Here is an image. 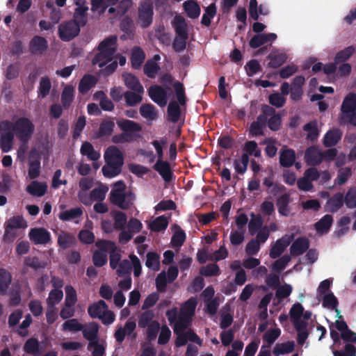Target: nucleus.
<instances>
[{"label":"nucleus","instance_id":"nucleus-1","mask_svg":"<svg viewBox=\"0 0 356 356\" xmlns=\"http://www.w3.org/2000/svg\"><path fill=\"white\" fill-rule=\"evenodd\" d=\"M104 160L106 164L102 169L104 177L113 178L121 173L124 165V155L118 147H108L104 152Z\"/></svg>","mask_w":356,"mask_h":356},{"label":"nucleus","instance_id":"nucleus-2","mask_svg":"<svg viewBox=\"0 0 356 356\" xmlns=\"http://www.w3.org/2000/svg\"><path fill=\"white\" fill-rule=\"evenodd\" d=\"M135 199V194L132 191H127V186L123 181L115 182L110 192L111 203L123 210L130 209L134 205Z\"/></svg>","mask_w":356,"mask_h":356},{"label":"nucleus","instance_id":"nucleus-3","mask_svg":"<svg viewBox=\"0 0 356 356\" xmlns=\"http://www.w3.org/2000/svg\"><path fill=\"white\" fill-rule=\"evenodd\" d=\"M117 41L116 35H111L103 40L97 48L99 52L93 57L92 63L103 68L105 65L111 62L117 51Z\"/></svg>","mask_w":356,"mask_h":356},{"label":"nucleus","instance_id":"nucleus-4","mask_svg":"<svg viewBox=\"0 0 356 356\" xmlns=\"http://www.w3.org/2000/svg\"><path fill=\"white\" fill-rule=\"evenodd\" d=\"M177 102L171 101L168 106V119L173 123L177 122L181 116V108L179 105L184 106L186 103L185 88L180 81H175L173 84Z\"/></svg>","mask_w":356,"mask_h":356},{"label":"nucleus","instance_id":"nucleus-5","mask_svg":"<svg viewBox=\"0 0 356 356\" xmlns=\"http://www.w3.org/2000/svg\"><path fill=\"white\" fill-rule=\"evenodd\" d=\"M176 36L172 42V48L176 52L184 51L186 47V40L188 38L187 24L184 17L176 15L172 22Z\"/></svg>","mask_w":356,"mask_h":356},{"label":"nucleus","instance_id":"nucleus-6","mask_svg":"<svg viewBox=\"0 0 356 356\" xmlns=\"http://www.w3.org/2000/svg\"><path fill=\"white\" fill-rule=\"evenodd\" d=\"M35 131V126L27 118L22 117L15 121V134L17 138L22 143H27Z\"/></svg>","mask_w":356,"mask_h":356},{"label":"nucleus","instance_id":"nucleus-7","mask_svg":"<svg viewBox=\"0 0 356 356\" xmlns=\"http://www.w3.org/2000/svg\"><path fill=\"white\" fill-rule=\"evenodd\" d=\"M154 6L151 0L141 1L138 9V23L143 29L150 26L153 22Z\"/></svg>","mask_w":356,"mask_h":356},{"label":"nucleus","instance_id":"nucleus-8","mask_svg":"<svg viewBox=\"0 0 356 356\" xmlns=\"http://www.w3.org/2000/svg\"><path fill=\"white\" fill-rule=\"evenodd\" d=\"M80 27L76 21L71 19L63 22L58 28V36L61 40L69 42L79 34Z\"/></svg>","mask_w":356,"mask_h":356},{"label":"nucleus","instance_id":"nucleus-9","mask_svg":"<svg viewBox=\"0 0 356 356\" xmlns=\"http://www.w3.org/2000/svg\"><path fill=\"white\" fill-rule=\"evenodd\" d=\"M96 246L99 250L94 252L92 255V262L96 267H102L108 261V241L99 240L96 242Z\"/></svg>","mask_w":356,"mask_h":356},{"label":"nucleus","instance_id":"nucleus-10","mask_svg":"<svg viewBox=\"0 0 356 356\" xmlns=\"http://www.w3.org/2000/svg\"><path fill=\"white\" fill-rule=\"evenodd\" d=\"M148 95L151 99L163 107L167 104L168 95L166 90L159 85H152L149 88Z\"/></svg>","mask_w":356,"mask_h":356},{"label":"nucleus","instance_id":"nucleus-11","mask_svg":"<svg viewBox=\"0 0 356 356\" xmlns=\"http://www.w3.org/2000/svg\"><path fill=\"white\" fill-rule=\"evenodd\" d=\"M29 237L35 245H46L51 241L49 232L43 227L31 229Z\"/></svg>","mask_w":356,"mask_h":356},{"label":"nucleus","instance_id":"nucleus-12","mask_svg":"<svg viewBox=\"0 0 356 356\" xmlns=\"http://www.w3.org/2000/svg\"><path fill=\"white\" fill-rule=\"evenodd\" d=\"M29 51L33 55H42L48 49V42L44 37L33 36L29 42Z\"/></svg>","mask_w":356,"mask_h":356},{"label":"nucleus","instance_id":"nucleus-13","mask_svg":"<svg viewBox=\"0 0 356 356\" xmlns=\"http://www.w3.org/2000/svg\"><path fill=\"white\" fill-rule=\"evenodd\" d=\"M153 168L161 175L165 182H170L175 178L170 164L166 161H156Z\"/></svg>","mask_w":356,"mask_h":356},{"label":"nucleus","instance_id":"nucleus-14","mask_svg":"<svg viewBox=\"0 0 356 356\" xmlns=\"http://www.w3.org/2000/svg\"><path fill=\"white\" fill-rule=\"evenodd\" d=\"M305 160L309 165H318L323 161L322 152L316 146H310L305 152Z\"/></svg>","mask_w":356,"mask_h":356},{"label":"nucleus","instance_id":"nucleus-15","mask_svg":"<svg viewBox=\"0 0 356 356\" xmlns=\"http://www.w3.org/2000/svg\"><path fill=\"white\" fill-rule=\"evenodd\" d=\"M85 3L86 1H83V2H75L76 8L74 9L72 20L76 21V23L81 26H86L88 22L87 12L88 10V7L83 5Z\"/></svg>","mask_w":356,"mask_h":356},{"label":"nucleus","instance_id":"nucleus-16","mask_svg":"<svg viewBox=\"0 0 356 356\" xmlns=\"http://www.w3.org/2000/svg\"><path fill=\"white\" fill-rule=\"evenodd\" d=\"M276 39L277 35L273 33L256 34L250 40L249 45L252 49H257L269 42H272Z\"/></svg>","mask_w":356,"mask_h":356},{"label":"nucleus","instance_id":"nucleus-17","mask_svg":"<svg viewBox=\"0 0 356 356\" xmlns=\"http://www.w3.org/2000/svg\"><path fill=\"white\" fill-rule=\"evenodd\" d=\"M309 248V241L306 237L297 238L290 247L293 256H299L305 253Z\"/></svg>","mask_w":356,"mask_h":356},{"label":"nucleus","instance_id":"nucleus-18","mask_svg":"<svg viewBox=\"0 0 356 356\" xmlns=\"http://www.w3.org/2000/svg\"><path fill=\"white\" fill-rule=\"evenodd\" d=\"M30 161L29 162V176L31 179L38 178L40 175V158L38 154L34 151L30 153Z\"/></svg>","mask_w":356,"mask_h":356},{"label":"nucleus","instance_id":"nucleus-19","mask_svg":"<svg viewBox=\"0 0 356 356\" xmlns=\"http://www.w3.org/2000/svg\"><path fill=\"white\" fill-rule=\"evenodd\" d=\"M291 202V197L289 193H284L279 196L276 200V206L278 213L282 216L287 217L291 212L289 204Z\"/></svg>","mask_w":356,"mask_h":356},{"label":"nucleus","instance_id":"nucleus-20","mask_svg":"<svg viewBox=\"0 0 356 356\" xmlns=\"http://www.w3.org/2000/svg\"><path fill=\"white\" fill-rule=\"evenodd\" d=\"M124 85L131 90L138 93H143V86L139 81V79L131 73H124L122 74Z\"/></svg>","mask_w":356,"mask_h":356},{"label":"nucleus","instance_id":"nucleus-21","mask_svg":"<svg viewBox=\"0 0 356 356\" xmlns=\"http://www.w3.org/2000/svg\"><path fill=\"white\" fill-rule=\"evenodd\" d=\"M341 137L342 131L339 129H332L325 134L323 143L326 147H332L339 143Z\"/></svg>","mask_w":356,"mask_h":356},{"label":"nucleus","instance_id":"nucleus-22","mask_svg":"<svg viewBox=\"0 0 356 356\" xmlns=\"http://www.w3.org/2000/svg\"><path fill=\"white\" fill-rule=\"evenodd\" d=\"M344 203L343 194L341 192L336 193L327 200L326 203L327 211L335 213L343 207Z\"/></svg>","mask_w":356,"mask_h":356},{"label":"nucleus","instance_id":"nucleus-23","mask_svg":"<svg viewBox=\"0 0 356 356\" xmlns=\"http://www.w3.org/2000/svg\"><path fill=\"white\" fill-rule=\"evenodd\" d=\"M108 252H109L110 266L112 269L117 268L121 260L120 250H118L113 241H108Z\"/></svg>","mask_w":356,"mask_h":356},{"label":"nucleus","instance_id":"nucleus-24","mask_svg":"<svg viewBox=\"0 0 356 356\" xmlns=\"http://www.w3.org/2000/svg\"><path fill=\"white\" fill-rule=\"evenodd\" d=\"M97 83V79L92 74H85L79 81L78 90L82 95L87 94Z\"/></svg>","mask_w":356,"mask_h":356},{"label":"nucleus","instance_id":"nucleus-25","mask_svg":"<svg viewBox=\"0 0 356 356\" xmlns=\"http://www.w3.org/2000/svg\"><path fill=\"white\" fill-rule=\"evenodd\" d=\"M57 243L61 249L66 250L74 246L76 244V240L72 234L61 232L58 236Z\"/></svg>","mask_w":356,"mask_h":356},{"label":"nucleus","instance_id":"nucleus-26","mask_svg":"<svg viewBox=\"0 0 356 356\" xmlns=\"http://www.w3.org/2000/svg\"><path fill=\"white\" fill-rule=\"evenodd\" d=\"M145 59V54L140 47H134L131 50V63L134 69L138 70Z\"/></svg>","mask_w":356,"mask_h":356},{"label":"nucleus","instance_id":"nucleus-27","mask_svg":"<svg viewBox=\"0 0 356 356\" xmlns=\"http://www.w3.org/2000/svg\"><path fill=\"white\" fill-rule=\"evenodd\" d=\"M290 241L282 237L276 241L270 250V257L272 259L278 258L284 251L286 248L289 245Z\"/></svg>","mask_w":356,"mask_h":356},{"label":"nucleus","instance_id":"nucleus-28","mask_svg":"<svg viewBox=\"0 0 356 356\" xmlns=\"http://www.w3.org/2000/svg\"><path fill=\"white\" fill-rule=\"evenodd\" d=\"M341 111L345 115L356 111V94L350 92L343 99Z\"/></svg>","mask_w":356,"mask_h":356},{"label":"nucleus","instance_id":"nucleus-29","mask_svg":"<svg viewBox=\"0 0 356 356\" xmlns=\"http://www.w3.org/2000/svg\"><path fill=\"white\" fill-rule=\"evenodd\" d=\"M184 9L187 16L191 19L197 18L201 12V8L195 0H187L184 4Z\"/></svg>","mask_w":356,"mask_h":356},{"label":"nucleus","instance_id":"nucleus-30","mask_svg":"<svg viewBox=\"0 0 356 356\" xmlns=\"http://www.w3.org/2000/svg\"><path fill=\"white\" fill-rule=\"evenodd\" d=\"M118 126L124 133L139 132L142 130L141 126L132 120L122 119L117 121Z\"/></svg>","mask_w":356,"mask_h":356},{"label":"nucleus","instance_id":"nucleus-31","mask_svg":"<svg viewBox=\"0 0 356 356\" xmlns=\"http://www.w3.org/2000/svg\"><path fill=\"white\" fill-rule=\"evenodd\" d=\"M332 223V216L326 214L314 224V228L318 233L325 234L330 230Z\"/></svg>","mask_w":356,"mask_h":356},{"label":"nucleus","instance_id":"nucleus-32","mask_svg":"<svg viewBox=\"0 0 356 356\" xmlns=\"http://www.w3.org/2000/svg\"><path fill=\"white\" fill-rule=\"evenodd\" d=\"M80 152L87 156L90 161H96L100 157V153L94 149L92 145L88 141L83 142L81 146Z\"/></svg>","mask_w":356,"mask_h":356},{"label":"nucleus","instance_id":"nucleus-33","mask_svg":"<svg viewBox=\"0 0 356 356\" xmlns=\"http://www.w3.org/2000/svg\"><path fill=\"white\" fill-rule=\"evenodd\" d=\"M99 325L96 323H92L86 328L82 330L85 339L89 341L88 345H92L98 341Z\"/></svg>","mask_w":356,"mask_h":356},{"label":"nucleus","instance_id":"nucleus-34","mask_svg":"<svg viewBox=\"0 0 356 356\" xmlns=\"http://www.w3.org/2000/svg\"><path fill=\"white\" fill-rule=\"evenodd\" d=\"M108 309V305L105 301L100 300L90 305L88 308V313L92 318H99L104 310Z\"/></svg>","mask_w":356,"mask_h":356},{"label":"nucleus","instance_id":"nucleus-35","mask_svg":"<svg viewBox=\"0 0 356 356\" xmlns=\"http://www.w3.org/2000/svg\"><path fill=\"white\" fill-rule=\"evenodd\" d=\"M296 160V153L292 149H286L280 152V163L282 167L289 168L292 166Z\"/></svg>","mask_w":356,"mask_h":356},{"label":"nucleus","instance_id":"nucleus-36","mask_svg":"<svg viewBox=\"0 0 356 356\" xmlns=\"http://www.w3.org/2000/svg\"><path fill=\"white\" fill-rule=\"evenodd\" d=\"M12 282V275L5 268H0V295L7 294V291Z\"/></svg>","mask_w":356,"mask_h":356},{"label":"nucleus","instance_id":"nucleus-37","mask_svg":"<svg viewBox=\"0 0 356 356\" xmlns=\"http://www.w3.org/2000/svg\"><path fill=\"white\" fill-rule=\"evenodd\" d=\"M26 226V222L22 216H13L8 220L5 230V235H8L13 229L22 228Z\"/></svg>","mask_w":356,"mask_h":356},{"label":"nucleus","instance_id":"nucleus-38","mask_svg":"<svg viewBox=\"0 0 356 356\" xmlns=\"http://www.w3.org/2000/svg\"><path fill=\"white\" fill-rule=\"evenodd\" d=\"M267 58L270 60L268 65L270 68H278L282 65L287 59V56L284 53H270Z\"/></svg>","mask_w":356,"mask_h":356},{"label":"nucleus","instance_id":"nucleus-39","mask_svg":"<svg viewBox=\"0 0 356 356\" xmlns=\"http://www.w3.org/2000/svg\"><path fill=\"white\" fill-rule=\"evenodd\" d=\"M168 225V218L164 216L156 218L149 224V229L155 232L165 230Z\"/></svg>","mask_w":356,"mask_h":356},{"label":"nucleus","instance_id":"nucleus-40","mask_svg":"<svg viewBox=\"0 0 356 356\" xmlns=\"http://www.w3.org/2000/svg\"><path fill=\"white\" fill-rule=\"evenodd\" d=\"M294 342L290 341L286 343H277L273 350V353L275 356L291 353L294 350Z\"/></svg>","mask_w":356,"mask_h":356},{"label":"nucleus","instance_id":"nucleus-41","mask_svg":"<svg viewBox=\"0 0 356 356\" xmlns=\"http://www.w3.org/2000/svg\"><path fill=\"white\" fill-rule=\"evenodd\" d=\"M355 51V48L353 46H348L338 51L334 56L336 63L338 65L344 63L353 55Z\"/></svg>","mask_w":356,"mask_h":356},{"label":"nucleus","instance_id":"nucleus-42","mask_svg":"<svg viewBox=\"0 0 356 356\" xmlns=\"http://www.w3.org/2000/svg\"><path fill=\"white\" fill-rule=\"evenodd\" d=\"M82 214L83 209L81 207H75L60 212L58 217L61 220L69 221L81 217Z\"/></svg>","mask_w":356,"mask_h":356},{"label":"nucleus","instance_id":"nucleus-43","mask_svg":"<svg viewBox=\"0 0 356 356\" xmlns=\"http://www.w3.org/2000/svg\"><path fill=\"white\" fill-rule=\"evenodd\" d=\"M142 93H138L133 90H128L124 92V98L127 106L134 107L140 103L143 100Z\"/></svg>","mask_w":356,"mask_h":356},{"label":"nucleus","instance_id":"nucleus-44","mask_svg":"<svg viewBox=\"0 0 356 356\" xmlns=\"http://www.w3.org/2000/svg\"><path fill=\"white\" fill-rule=\"evenodd\" d=\"M14 134L11 131L3 133L0 137V147L3 152H8L13 146Z\"/></svg>","mask_w":356,"mask_h":356},{"label":"nucleus","instance_id":"nucleus-45","mask_svg":"<svg viewBox=\"0 0 356 356\" xmlns=\"http://www.w3.org/2000/svg\"><path fill=\"white\" fill-rule=\"evenodd\" d=\"M303 130L307 132V139L311 141L317 140L319 131L317 127V122L316 120L310 121L303 126Z\"/></svg>","mask_w":356,"mask_h":356},{"label":"nucleus","instance_id":"nucleus-46","mask_svg":"<svg viewBox=\"0 0 356 356\" xmlns=\"http://www.w3.org/2000/svg\"><path fill=\"white\" fill-rule=\"evenodd\" d=\"M26 191L33 196L41 197L45 194L47 186L33 181L26 187Z\"/></svg>","mask_w":356,"mask_h":356},{"label":"nucleus","instance_id":"nucleus-47","mask_svg":"<svg viewBox=\"0 0 356 356\" xmlns=\"http://www.w3.org/2000/svg\"><path fill=\"white\" fill-rule=\"evenodd\" d=\"M145 266L153 270L157 271L160 268V256L155 252H149L146 255Z\"/></svg>","mask_w":356,"mask_h":356},{"label":"nucleus","instance_id":"nucleus-48","mask_svg":"<svg viewBox=\"0 0 356 356\" xmlns=\"http://www.w3.org/2000/svg\"><path fill=\"white\" fill-rule=\"evenodd\" d=\"M51 88V83L50 79L47 76L42 77L38 89V97H46L49 95Z\"/></svg>","mask_w":356,"mask_h":356},{"label":"nucleus","instance_id":"nucleus-49","mask_svg":"<svg viewBox=\"0 0 356 356\" xmlns=\"http://www.w3.org/2000/svg\"><path fill=\"white\" fill-rule=\"evenodd\" d=\"M197 302L195 300L188 299L181 308L179 314L181 316L191 318L195 314Z\"/></svg>","mask_w":356,"mask_h":356},{"label":"nucleus","instance_id":"nucleus-50","mask_svg":"<svg viewBox=\"0 0 356 356\" xmlns=\"http://www.w3.org/2000/svg\"><path fill=\"white\" fill-rule=\"evenodd\" d=\"M216 14V6L215 3H211L205 8V13L203 14L201 23L202 25L208 27L211 25V19Z\"/></svg>","mask_w":356,"mask_h":356},{"label":"nucleus","instance_id":"nucleus-51","mask_svg":"<svg viewBox=\"0 0 356 356\" xmlns=\"http://www.w3.org/2000/svg\"><path fill=\"white\" fill-rule=\"evenodd\" d=\"M24 350L28 353L37 356L40 353V344L35 338L29 339L24 343Z\"/></svg>","mask_w":356,"mask_h":356},{"label":"nucleus","instance_id":"nucleus-52","mask_svg":"<svg viewBox=\"0 0 356 356\" xmlns=\"http://www.w3.org/2000/svg\"><path fill=\"white\" fill-rule=\"evenodd\" d=\"M115 124L111 120H104L99 125L97 137L108 136L113 131Z\"/></svg>","mask_w":356,"mask_h":356},{"label":"nucleus","instance_id":"nucleus-53","mask_svg":"<svg viewBox=\"0 0 356 356\" xmlns=\"http://www.w3.org/2000/svg\"><path fill=\"white\" fill-rule=\"evenodd\" d=\"M159 70V65L152 60H147L143 67L145 74L150 79L155 78Z\"/></svg>","mask_w":356,"mask_h":356},{"label":"nucleus","instance_id":"nucleus-54","mask_svg":"<svg viewBox=\"0 0 356 356\" xmlns=\"http://www.w3.org/2000/svg\"><path fill=\"white\" fill-rule=\"evenodd\" d=\"M252 219L248 224L249 232L254 235L257 231L261 229L264 220L260 215L255 216L253 213L251 215Z\"/></svg>","mask_w":356,"mask_h":356},{"label":"nucleus","instance_id":"nucleus-55","mask_svg":"<svg viewBox=\"0 0 356 356\" xmlns=\"http://www.w3.org/2000/svg\"><path fill=\"white\" fill-rule=\"evenodd\" d=\"M74 99V88L66 86L61 94V103L64 108H68Z\"/></svg>","mask_w":356,"mask_h":356},{"label":"nucleus","instance_id":"nucleus-56","mask_svg":"<svg viewBox=\"0 0 356 356\" xmlns=\"http://www.w3.org/2000/svg\"><path fill=\"white\" fill-rule=\"evenodd\" d=\"M332 353L333 356H356V346L348 343L341 350H333Z\"/></svg>","mask_w":356,"mask_h":356},{"label":"nucleus","instance_id":"nucleus-57","mask_svg":"<svg viewBox=\"0 0 356 356\" xmlns=\"http://www.w3.org/2000/svg\"><path fill=\"white\" fill-rule=\"evenodd\" d=\"M140 115L147 119L154 120L157 117V113L155 107L151 104H145L141 105L140 108Z\"/></svg>","mask_w":356,"mask_h":356},{"label":"nucleus","instance_id":"nucleus-58","mask_svg":"<svg viewBox=\"0 0 356 356\" xmlns=\"http://www.w3.org/2000/svg\"><path fill=\"white\" fill-rule=\"evenodd\" d=\"M63 297V293L60 289L51 290L47 299V306L55 307V305L61 301Z\"/></svg>","mask_w":356,"mask_h":356},{"label":"nucleus","instance_id":"nucleus-59","mask_svg":"<svg viewBox=\"0 0 356 356\" xmlns=\"http://www.w3.org/2000/svg\"><path fill=\"white\" fill-rule=\"evenodd\" d=\"M65 302L67 307L74 306L77 301L76 291L71 285H67L65 288Z\"/></svg>","mask_w":356,"mask_h":356},{"label":"nucleus","instance_id":"nucleus-60","mask_svg":"<svg viewBox=\"0 0 356 356\" xmlns=\"http://www.w3.org/2000/svg\"><path fill=\"white\" fill-rule=\"evenodd\" d=\"M191 321V318L184 317L179 314V317L174 325V333H178V332H186V330L189 326Z\"/></svg>","mask_w":356,"mask_h":356},{"label":"nucleus","instance_id":"nucleus-61","mask_svg":"<svg viewBox=\"0 0 356 356\" xmlns=\"http://www.w3.org/2000/svg\"><path fill=\"white\" fill-rule=\"evenodd\" d=\"M200 273L205 277L217 276L220 275V270L216 264H209L200 268Z\"/></svg>","mask_w":356,"mask_h":356},{"label":"nucleus","instance_id":"nucleus-62","mask_svg":"<svg viewBox=\"0 0 356 356\" xmlns=\"http://www.w3.org/2000/svg\"><path fill=\"white\" fill-rule=\"evenodd\" d=\"M62 326L63 331L79 332L83 329V325L76 318L66 321Z\"/></svg>","mask_w":356,"mask_h":356},{"label":"nucleus","instance_id":"nucleus-63","mask_svg":"<svg viewBox=\"0 0 356 356\" xmlns=\"http://www.w3.org/2000/svg\"><path fill=\"white\" fill-rule=\"evenodd\" d=\"M114 218V227L115 229H124L125 225L127 221V215L120 211H116L113 213Z\"/></svg>","mask_w":356,"mask_h":356},{"label":"nucleus","instance_id":"nucleus-64","mask_svg":"<svg viewBox=\"0 0 356 356\" xmlns=\"http://www.w3.org/2000/svg\"><path fill=\"white\" fill-rule=\"evenodd\" d=\"M344 202L349 209L356 208V187L350 188L344 196Z\"/></svg>","mask_w":356,"mask_h":356}]
</instances>
